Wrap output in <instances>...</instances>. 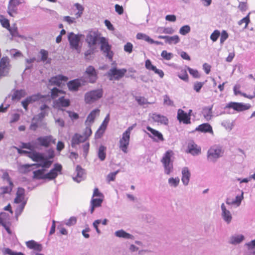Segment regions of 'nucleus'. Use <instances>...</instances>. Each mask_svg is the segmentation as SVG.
<instances>
[{"instance_id":"obj_1","label":"nucleus","mask_w":255,"mask_h":255,"mask_svg":"<svg viewBox=\"0 0 255 255\" xmlns=\"http://www.w3.org/2000/svg\"><path fill=\"white\" fill-rule=\"evenodd\" d=\"M47 154L44 152L36 151V160L37 165L44 167H50L52 164L53 159L55 156V152L53 149L50 148L47 150Z\"/></svg>"},{"instance_id":"obj_2","label":"nucleus","mask_w":255,"mask_h":255,"mask_svg":"<svg viewBox=\"0 0 255 255\" xmlns=\"http://www.w3.org/2000/svg\"><path fill=\"white\" fill-rule=\"evenodd\" d=\"M104 94L102 88L90 90L84 95V101L86 104H92L101 99Z\"/></svg>"},{"instance_id":"obj_3","label":"nucleus","mask_w":255,"mask_h":255,"mask_svg":"<svg viewBox=\"0 0 255 255\" xmlns=\"http://www.w3.org/2000/svg\"><path fill=\"white\" fill-rule=\"evenodd\" d=\"M98 74L99 71L97 69L93 66L89 65L86 67L82 77L86 81V84H95L99 78Z\"/></svg>"},{"instance_id":"obj_4","label":"nucleus","mask_w":255,"mask_h":255,"mask_svg":"<svg viewBox=\"0 0 255 255\" xmlns=\"http://www.w3.org/2000/svg\"><path fill=\"white\" fill-rule=\"evenodd\" d=\"M136 124H132L122 134V137L120 140V148L125 153L128 152V147L130 140V134L131 131L136 127Z\"/></svg>"},{"instance_id":"obj_5","label":"nucleus","mask_w":255,"mask_h":255,"mask_svg":"<svg viewBox=\"0 0 255 255\" xmlns=\"http://www.w3.org/2000/svg\"><path fill=\"white\" fill-rule=\"evenodd\" d=\"M127 72L126 68L119 69L114 66L108 71L107 76L110 81H119L125 76Z\"/></svg>"},{"instance_id":"obj_6","label":"nucleus","mask_w":255,"mask_h":255,"mask_svg":"<svg viewBox=\"0 0 255 255\" xmlns=\"http://www.w3.org/2000/svg\"><path fill=\"white\" fill-rule=\"evenodd\" d=\"M99 43L100 44L101 50L106 54V57L112 60L114 53L111 50L112 46L109 43L108 39L105 37H101Z\"/></svg>"},{"instance_id":"obj_7","label":"nucleus","mask_w":255,"mask_h":255,"mask_svg":"<svg viewBox=\"0 0 255 255\" xmlns=\"http://www.w3.org/2000/svg\"><path fill=\"white\" fill-rule=\"evenodd\" d=\"M86 85V81L83 77L70 80L67 83V87L71 92H77Z\"/></svg>"},{"instance_id":"obj_8","label":"nucleus","mask_w":255,"mask_h":255,"mask_svg":"<svg viewBox=\"0 0 255 255\" xmlns=\"http://www.w3.org/2000/svg\"><path fill=\"white\" fill-rule=\"evenodd\" d=\"M251 107L250 104H245L244 103H238L235 102H230L228 103L225 107L223 108V109H232L234 111L238 112H240L249 110Z\"/></svg>"},{"instance_id":"obj_9","label":"nucleus","mask_w":255,"mask_h":255,"mask_svg":"<svg viewBox=\"0 0 255 255\" xmlns=\"http://www.w3.org/2000/svg\"><path fill=\"white\" fill-rule=\"evenodd\" d=\"M68 80L67 76L62 74H58L51 77L48 80L49 85L52 86H56L59 88H62L64 83L62 82H66Z\"/></svg>"},{"instance_id":"obj_10","label":"nucleus","mask_w":255,"mask_h":255,"mask_svg":"<svg viewBox=\"0 0 255 255\" xmlns=\"http://www.w3.org/2000/svg\"><path fill=\"white\" fill-rule=\"evenodd\" d=\"M81 34H75L74 32H71L68 33L67 38L70 44L71 48L76 50L80 49L79 42Z\"/></svg>"},{"instance_id":"obj_11","label":"nucleus","mask_w":255,"mask_h":255,"mask_svg":"<svg viewBox=\"0 0 255 255\" xmlns=\"http://www.w3.org/2000/svg\"><path fill=\"white\" fill-rule=\"evenodd\" d=\"M62 170V166L61 164L56 163L54 164L52 168L48 172L45 173L46 179L52 180L55 179L58 176V174H61Z\"/></svg>"},{"instance_id":"obj_12","label":"nucleus","mask_w":255,"mask_h":255,"mask_svg":"<svg viewBox=\"0 0 255 255\" xmlns=\"http://www.w3.org/2000/svg\"><path fill=\"white\" fill-rule=\"evenodd\" d=\"M101 34L98 31H90L87 35L86 41L88 43L89 46H92L95 45L101 37Z\"/></svg>"},{"instance_id":"obj_13","label":"nucleus","mask_w":255,"mask_h":255,"mask_svg":"<svg viewBox=\"0 0 255 255\" xmlns=\"http://www.w3.org/2000/svg\"><path fill=\"white\" fill-rule=\"evenodd\" d=\"M146 128L150 133L146 132L145 130L144 131L148 134V137L151 138L153 141L158 142L159 141H163L164 140L163 136L161 132L153 129L149 126H147Z\"/></svg>"},{"instance_id":"obj_14","label":"nucleus","mask_w":255,"mask_h":255,"mask_svg":"<svg viewBox=\"0 0 255 255\" xmlns=\"http://www.w3.org/2000/svg\"><path fill=\"white\" fill-rule=\"evenodd\" d=\"M222 150L220 148L211 147L207 152V159L208 161L215 162L217 159L222 156Z\"/></svg>"},{"instance_id":"obj_15","label":"nucleus","mask_w":255,"mask_h":255,"mask_svg":"<svg viewBox=\"0 0 255 255\" xmlns=\"http://www.w3.org/2000/svg\"><path fill=\"white\" fill-rule=\"evenodd\" d=\"M54 106L59 110L63 111L62 108H67L70 105V100L65 98V96H61L58 99L53 102Z\"/></svg>"},{"instance_id":"obj_16","label":"nucleus","mask_w":255,"mask_h":255,"mask_svg":"<svg viewBox=\"0 0 255 255\" xmlns=\"http://www.w3.org/2000/svg\"><path fill=\"white\" fill-rule=\"evenodd\" d=\"M9 62L8 58L3 57L0 61V79L6 76L9 72Z\"/></svg>"},{"instance_id":"obj_17","label":"nucleus","mask_w":255,"mask_h":255,"mask_svg":"<svg viewBox=\"0 0 255 255\" xmlns=\"http://www.w3.org/2000/svg\"><path fill=\"white\" fill-rule=\"evenodd\" d=\"M177 119L180 123H183L186 125L191 124L190 115L181 109L178 110Z\"/></svg>"},{"instance_id":"obj_18","label":"nucleus","mask_w":255,"mask_h":255,"mask_svg":"<svg viewBox=\"0 0 255 255\" xmlns=\"http://www.w3.org/2000/svg\"><path fill=\"white\" fill-rule=\"evenodd\" d=\"M75 176L73 177L74 181L79 183L85 179L86 174L85 170L83 169L81 165H77L75 169Z\"/></svg>"},{"instance_id":"obj_19","label":"nucleus","mask_w":255,"mask_h":255,"mask_svg":"<svg viewBox=\"0 0 255 255\" xmlns=\"http://www.w3.org/2000/svg\"><path fill=\"white\" fill-rule=\"evenodd\" d=\"M186 152L193 156H196L201 153V149L198 146L193 140H191L188 144Z\"/></svg>"},{"instance_id":"obj_20","label":"nucleus","mask_w":255,"mask_h":255,"mask_svg":"<svg viewBox=\"0 0 255 255\" xmlns=\"http://www.w3.org/2000/svg\"><path fill=\"white\" fill-rule=\"evenodd\" d=\"M36 140L39 142V146L45 147H48L51 143H54L55 142L54 140L53 139V136L51 135L39 136L36 138Z\"/></svg>"},{"instance_id":"obj_21","label":"nucleus","mask_w":255,"mask_h":255,"mask_svg":"<svg viewBox=\"0 0 255 255\" xmlns=\"http://www.w3.org/2000/svg\"><path fill=\"white\" fill-rule=\"evenodd\" d=\"M12 91L14 92L13 95L11 96L10 94H8L4 100V102H6L7 99L8 98H10L11 96V100L12 101H19L21 98L25 96V92L24 90H16L15 89L12 90Z\"/></svg>"},{"instance_id":"obj_22","label":"nucleus","mask_w":255,"mask_h":255,"mask_svg":"<svg viewBox=\"0 0 255 255\" xmlns=\"http://www.w3.org/2000/svg\"><path fill=\"white\" fill-rule=\"evenodd\" d=\"M41 167V169H39L33 171V178L37 180L46 179L45 172L46 171L47 169L49 167H44L43 166H38Z\"/></svg>"},{"instance_id":"obj_23","label":"nucleus","mask_w":255,"mask_h":255,"mask_svg":"<svg viewBox=\"0 0 255 255\" xmlns=\"http://www.w3.org/2000/svg\"><path fill=\"white\" fill-rule=\"evenodd\" d=\"M151 118L155 122L159 123L166 126L168 124V119L163 115L154 113L152 114Z\"/></svg>"},{"instance_id":"obj_24","label":"nucleus","mask_w":255,"mask_h":255,"mask_svg":"<svg viewBox=\"0 0 255 255\" xmlns=\"http://www.w3.org/2000/svg\"><path fill=\"white\" fill-rule=\"evenodd\" d=\"M222 210V217L223 219L228 224H230L232 219V216L230 212L226 209L224 203L221 206Z\"/></svg>"},{"instance_id":"obj_25","label":"nucleus","mask_w":255,"mask_h":255,"mask_svg":"<svg viewBox=\"0 0 255 255\" xmlns=\"http://www.w3.org/2000/svg\"><path fill=\"white\" fill-rule=\"evenodd\" d=\"M103 202V198H96L92 197L90 202V208L89 211L91 214H93L96 208L100 207L102 206Z\"/></svg>"},{"instance_id":"obj_26","label":"nucleus","mask_w":255,"mask_h":255,"mask_svg":"<svg viewBox=\"0 0 255 255\" xmlns=\"http://www.w3.org/2000/svg\"><path fill=\"white\" fill-rule=\"evenodd\" d=\"M20 147L21 148H25L29 150L35 151V149L38 148L39 142L36 140H32L28 142H21Z\"/></svg>"},{"instance_id":"obj_27","label":"nucleus","mask_w":255,"mask_h":255,"mask_svg":"<svg viewBox=\"0 0 255 255\" xmlns=\"http://www.w3.org/2000/svg\"><path fill=\"white\" fill-rule=\"evenodd\" d=\"M195 131H198L203 133H213L212 126L209 123H203L199 125L196 128Z\"/></svg>"},{"instance_id":"obj_28","label":"nucleus","mask_w":255,"mask_h":255,"mask_svg":"<svg viewBox=\"0 0 255 255\" xmlns=\"http://www.w3.org/2000/svg\"><path fill=\"white\" fill-rule=\"evenodd\" d=\"M25 189L22 187H18L16 193V197L14 200V203L15 204H19L25 201Z\"/></svg>"},{"instance_id":"obj_29","label":"nucleus","mask_w":255,"mask_h":255,"mask_svg":"<svg viewBox=\"0 0 255 255\" xmlns=\"http://www.w3.org/2000/svg\"><path fill=\"white\" fill-rule=\"evenodd\" d=\"M85 141V139L84 138L83 135H82L78 133H76L72 137L71 140V146L73 148H74L77 145H78L81 142H84Z\"/></svg>"},{"instance_id":"obj_30","label":"nucleus","mask_w":255,"mask_h":255,"mask_svg":"<svg viewBox=\"0 0 255 255\" xmlns=\"http://www.w3.org/2000/svg\"><path fill=\"white\" fill-rule=\"evenodd\" d=\"M39 54L41 55V58L40 59H37V62H43L45 64L51 63V59L48 57V52L47 50L41 49L39 51Z\"/></svg>"},{"instance_id":"obj_31","label":"nucleus","mask_w":255,"mask_h":255,"mask_svg":"<svg viewBox=\"0 0 255 255\" xmlns=\"http://www.w3.org/2000/svg\"><path fill=\"white\" fill-rule=\"evenodd\" d=\"M15 148L17 149L18 154L20 155H26L28 157L31 158L32 161L35 162L36 151H27L22 149V148H21L20 147V148H17L16 147Z\"/></svg>"},{"instance_id":"obj_32","label":"nucleus","mask_w":255,"mask_h":255,"mask_svg":"<svg viewBox=\"0 0 255 255\" xmlns=\"http://www.w3.org/2000/svg\"><path fill=\"white\" fill-rule=\"evenodd\" d=\"M191 176L190 172L188 167H185L182 170L181 180L185 186H187L189 182Z\"/></svg>"},{"instance_id":"obj_33","label":"nucleus","mask_w":255,"mask_h":255,"mask_svg":"<svg viewBox=\"0 0 255 255\" xmlns=\"http://www.w3.org/2000/svg\"><path fill=\"white\" fill-rule=\"evenodd\" d=\"M245 239V236L243 235H235L232 236L230 238V240L228 243L230 244L233 245H237L241 244Z\"/></svg>"},{"instance_id":"obj_34","label":"nucleus","mask_w":255,"mask_h":255,"mask_svg":"<svg viewBox=\"0 0 255 255\" xmlns=\"http://www.w3.org/2000/svg\"><path fill=\"white\" fill-rule=\"evenodd\" d=\"M26 245L28 248L37 252H41L42 250V245L34 240H30L26 242Z\"/></svg>"},{"instance_id":"obj_35","label":"nucleus","mask_w":255,"mask_h":255,"mask_svg":"<svg viewBox=\"0 0 255 255\" xmlns=\"http://www.w3.org/2000/svg\"><path fill=\"white\" fill-rule=\"evenodd\" d=\"M213 105L211 106L204 107L202 108V114L207 121L210 120L212 117V110Z\"/></svg>"},{"instance_id":"obj_36","label":"nucleus","mask_w":255,"mask_h":255,"mask_svg":"<svg viewBox=\"0 0 255 255\" xmlns=\"http://www.w3.org/2000/svg\"><path fill=\"white\" fill-rule=\"evenodd\" d=\"M22 3L21 0H9L8 4V9L11 8V10L14 13H18L17 6Z\"/></svg>"},{"instance_id":"obj_37","label":"nucleus","mask_w":255,"mask_h":255,"mask_svg":"<svg viewBox=\"0 0 255 255\" xmlns=\"http://www.w3.org/2000/svg\"><path fill=\"white\" fill-rule=\"evenodd\" d=\"M106 150L107 147L105 146L102 144L100 145L97 151V156L100 161H103L106 159Z\"/></svg>"},{"instance_id":"obj_38","label":"nucleus","mask_w":255,"mask_h":255,"mask_svg":"<svg viewBox=\"0 0 255 255\" xmlns=\"http://www.w3.org/2000/svg\"><path fill=\"white\" fill-rule=\"evenodd\" d=\"M115 236L119 238H122L125 239H134V236L124 231L123 229L116 231L115 233Z\"/></svg>"},{"instance_id":"obj_39","label":"nucleus","mask_w":255,"mask_h":255,"mask_svg":"<svg viewBox=\"0 0 255 255\" xmlns=\"http://www.w3.org/2000/svg\"><path fill=\"white\" fill-rule=\"evenodd\" d=\"M44 96L40 93H38L35 94L27 97L25 99L28 102V103L32 104L34 102L38 101L41 99L43 98Z\"/></svg>"},{"instance_id":"obj_40","label":"nucleus","mask_w":255,"mask_h":255,"mask_svg":"<svg viewBox=\"0 0 255 255\" xmlns=\"http://www.w3.org/2000/svg\"><path fill=\"white\" fill-rule=\"evenodd\" d=\"M100 110L98 109H95L92 110L87 117L86 122L89 121L90 123H93L97 116L99 115Z\"/></svg>"},{"instance_id":"obj_41","label":"nucleus","mask_w":255,"mask_h":255,"mask_svg":"<svg viewBox=\"0 0 255 255\" xmlns=\"http://www.w3.org/2000/svg\"><path fill=\"white\" fill-rule=\"evenodd\" d=\"M174 153L171 150L166 151L161 159V162H173L172 157L173 156Z\"/></svg>"},{"instance_id":"obj_42","label":"nucleus","mask_w":255,"mask_h":255,"mask_svg":"<svg viewBox=\"0 0 255 255\" xmlns=\"http://www.w3.org/2000/svg\"><path fill=\"white\" fill-rule=\"evenodd\" d=\"M163 164L164 173L167 175L170 174L173 170V162H161Z\"/></svg>"},{"instance_id":"obj_43","label":"nucleus","mask_w":255,"mask_h":255,"mask_svg":"<svg viewBox=\"0 0 255 255\" xmlns=\"http://www.w3.org/2000/svg\"><path fill=\"white\" fill-rule=\"evenodd\" d=\"M180 41V37L177 35H175L172 36L167 35L166 43L169 44H176Z\"/></svg>"},{"instance_id":"obj_44","label":"nucleus","mask_w":255,"mask_h":255,"mask_svg":"<svg viewBox=\"0 0 255 255\" xmlns=\"http://www.w3.org/2000/svg\"><path fill=\"white\" fill-rule=\"evenodd\" d=\"M33 166H35L36 168H38L39 165H37V162L31 164H24L21 165V168L23 170V172L26 173L33 169Z\"/></svg>"},{"instance_id":"obj_45","label":"nucleus","mask_w":255,"mask_h":255,"mask_svg":"<svg viewBox=\"0 0 255 255\" xmlns=\"http://www.w3.org/2000/svg\"><path fill=\"white\" fill-rule=\"evenodd\" d=\"M2 252L4 255H25L24 253L22 252L14 251L8 248H3L2 250Z\"/></svg>"},{"instance_id":"obj_46","label":"nucleus","mask_w":255,"mask_h":255,"mask_svg":"<svg viewBox=\"0 0 255 255\" xmlns=\"http://www.w3.org/2000/svg\"><path fill=\"white\" fill-rule=\"evenodd\" d=\"M0 22L1 26L8 29L10 28V23L9 20L5 18L3 15L0 14Z\"/></svg>"},{"instance_id":"obj_47","label":"nucleus","mask_w":255,"mask_h":255,"mask_svg":"<svg viewBox=\"0 0 255 255\" xmlns=\"http://www.w3.org/2000/svg\"><path fill=\"white\" fill-rule=\"evenodd\" d=\"M14 186L13 183L12 185L9 184V186H2L0 188L1 191V194L4 195L6 194H10L12 191V188Z\"/></svg>"},{"instance_id":"obj_48","label":"nucleus","mask_w":255,"mask_h":255,"mask_svg":"<svg viewBox=\"0 0 255 255\" xmlns=\"http://www.w3.org/2000/svg\"><path fill=\"white\" fill-rule=\"evenodd\" d=\"M207 80H206L205 82H201L196 81L194 82L193 84V89L194 91H195L197 93H199L201 91V89L203 87L204 85L206 82Z\"/></svg>"},{"instance_id":"obj_49","label":"nucleus","mask_w":255,"mask_h":255,"mask_svg":"<svg viewBox=\"0 0 255 255\" xmlns=\"http://www.w3.org/2000/svg\"><path fill=\"white\" fill-rule=\"evenodd\" d=\"M20 203L21 204L18 205L15 210V215L16 216H19L22 213L27 203V200H25Z\"/></svg>"},{"instance_id":"obj_50","label":"nucleus","mask_w":255,"mask_h":255,"mask_svg":"<svg viewBox=\"0 0 255 255\" xmlns=\"http://www.w3.org/2000/svg\"><path fill=\"white\" fill-rule=\"evenodd\" d=\"M250 14V13H249L245 17L243 18L238 22V24L240 25L242 24V23H245V25L244 27V29L247 28L249 23L251 22Z\"/></svg>"},{"instance_id":"obj_51","label":"nucleus","mask_w":255,"mask_h":255,"mask_svg":"<svg viewBox=\"0 0 255 255\" xmlns=\"http://www.w3.org/2000/svg\"><path fill=\"white\" fill-rule=\"evenodd\" d=\"M180 182L179 178L177 177H171L168 179V184L171 187H176L179 185Z\"/></svg>"},{"instance_id":"obj_52","label":"nucleus","mask_w":255,"mask_h":255,"mask_svg":"<svg viewBox=\"0 0 255 255\" xmlns=\"http://www.w3.org/2000/svg\"><path fill=\"white\" fill-rule=\"evenodd\" d=\"M191 31L190 26L189 25L182 26L179 29V33L183 35H186Z\"/></svg>"},{"instance_id":"obj_53","label":"nucleus","mask_w":255,"mask_h":255,"mask_svg":"<svg viewBox=\"0 0 255 255\" xmlns=\"http://www.w3.org/2000/svg\"><path fill=\"white\" fill-rule=\"evenodd\" d=\"M241 192V194L240 195H238L236 196L235 199L232 201V203H234V205L239 206L241 204L242 201L244 199V192H243V191H242Z\"/></svg>"},{"instance_id":"obj_54","label":"nucleus","mask_w":255,"mask_h":255,"mask_svg":"<svg viewBox=\"0 0 255 255\" xmlns=\"http://www.w3.org/2000/svg\"><path fill=\"white\" fill-rule=\"evenodd\" d=\"M187 70L190 75H191L194 78H199L200 77V74L198 71L196 69H194L189 67H188Z\"/></svg>"},{"instance_id":"obj_55","label":"nucleus","mask_w":255,"mask_h":255,"mask_svg":"<svg viewBox=\"0 0 255 255\" xmlns=\"http://www.w3.org/2000/svg\"><path fill=\"white\" fill-rule=\"evenodd\" d=\"M0 216L1 219L2 223H7L8 224H9V220L10 216L8 213L2 212L0 213Z\"/></svg>"},{"instance_id":"obj_56","label":"nucleus","mask_w":255,"mask_h":255,"mask_svg":"<svg viewBox=\"0 0 255 255\" xmlns=\"http://www.w3.org/2000/svg\"><path fill=\"white\" fill-rule=\"evenodd\" d=\"M161 56L164 59L170 60L173 58V54L171 52H168L166 50H163L161 53Z\"/></svg>"},{"instance_id":"obj_57","label":"nucleus","mask_w":255,"mask_h":255,"mask_svg":"<svg viewBox=\"0 0 255 255\" xmlns=\"http://www.w3.org/2000/svg\"><path fill=\"white\" fill-rule=\"evenodd\" d=\"M77 223V218L75 217H71L68 220L64 221V224L68 226L71 227L75 225Z\"/></svg>"},{"instance_id":"obj_58","label":"nucleus","mask_w":255,"mask_h":255,"mask_svg":"<svg viewBox=\"0 0 255 255\" xmlns=\"http://www.w3.org/2000/svg\"><path fill=\"white\" fill-rule=\"evenodd\" d=\"M220 36V32L219 30H215L210 35V39L213 42H216Z\"/></svg>"},{"instance_id":"obj_59","label":"nucleus","mask_w":255,"mask_h":255,"mask_svg":"<svg viewBox=\"0 0 255 255\" xmlns=\"http://www.w3.org/2000/svg\"><path fill=\"white\" fill-rule=\"evenodd\" d=\"M220 44H222L228 39L229 34L226 30H223L220 32Z\"/></svg>"},{"instance_id":"obj_60","label":"nucleus","mask_w":255,"mask_h":255,"mask_svg":"<svg viewBox=\"0 0 255 255\" xmlns=\"http://www.w3.org/2000/svg\"><path fill=\"white\" fill-rule=\"evenodd\" d=\"M110 120V114H108L107 115L105 119L103 121L102 125L100 126V127H101V128H103L104 130H106L109 123Z\"/></svg>"},{"instance_id":"obj_61","label":"nucleus","mask_w":255,"mask_h":255,"mask_svg":"<svg viewBox=\"0 0 255 255\" xmlns=\"http://www.w3.org/2000/svg\"><path fill=\"white\" fill-rule=\"evenodd\" d=\"M7 30L9 31V32H10V34L12 35V36H13V37H21V36L20 34H19V33H18L17 27H15L14 28H12L10 26V28H8Z\"/></svg>"},{"instance_id":"obj_62","label":"nucleus","mask_w":255,"mask_h":255,"mask_svg":"<svg viewBox=\"0 0 255 255\" xmlns=\"http://www.w3.org/2000/svg\"><path fill=\"white\" fill-rule=\"evenodd\" d=\"M92 133V130L90 127H87L85 128V130L84 132V138L85 139V141L87 140L90 136Z\"/></svg>"},{"instance_id":"obj_63","label":"nucleus","mask_w":255,"mask_h":255,"mask_svg":"<svg viewBox=\"0 0 255 255\" xmlns=\"http://www.w3.org/2000/svg\"><path fill=\"white\" fill-rule=\"evenodd\" d=\"M245 246L247 247L248 251L255 250V239L248 243H246Z\"/></svg>"},{"instance_id":"obj_64","label":"nucleus","mask_w":255,"mask_h":255,"mask_svg":"<svg viewBox=\"0 0 255 255\" xmlns=\"http://www.w3.org/2000/svg\"><path fill=\"white\" fill-rule=\"evenodd\" d=\"M145 67L147 70L152 71L156 66L152 64L150 59H148L145 60Z\"/></svg>"}]
</instances>
